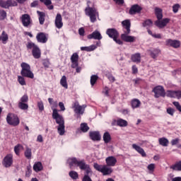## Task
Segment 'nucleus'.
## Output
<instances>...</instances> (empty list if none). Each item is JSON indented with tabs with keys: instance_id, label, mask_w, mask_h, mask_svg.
<instances>
[{
	"instance_id": "8fccbe9b",
	"label": "nucleus",
	"mask_w": 181,
	"mask_h": 181,
	"mask_svg": "<svg viewBox=\"0 0 181 181\" xmlns=\"http://www.w3.org/2000/svg\"><path fill=\"white\" fill-rule=\"evenodd\" d=\"M6 18V11L0 10V21H4Z\"/></svg>"
},
{
	"instance_id": "aec40b11",
	"label": "nucleus",
	"mask_w": 181,
	"mask_h": 181,
	"mask_svg": "<svg viewBox=\"0 0 181 181\" xmlns=\"http://www.w3.org/2000/svg\"><path fill=\"white\" fill-rule=\"evenodd\" d=\"M36 39L38 43H46L47 42V37L45 33H38Z\"/></svg>"
},
{
	"instance_id": "e433bc0d",
	"label": "nucleus",
	"mask_w": 181,
	"mask_h": 181,
	"mask_svg": "<svg viewBox=\"0 0 181 181\" xmlns=\"http://www.w3.org/2000/svg\"><path fill=\"white\" fill-rule=\"evenodd\" d=\"M24 156L27 159H32V148L26 147Z\"/></svg>"
},
{
	"instance_id": "7c9ffc66",
	"label": "nucleus",
	"mask_w": 181,
	"mask_h": 181,
	"mask_svg": "<svg viewBox=\"0 0 181 181\" xmlns=\"http://www.w3.org/2000/svg\"><path fill=\"white\" fill-rule=\"evenodd\" d=\"M97 49V46L92 45L89 47H81V50L82 52H93V50H95Z\"/></svg>"
},
{
	"instance_id": "79ce46f5",
	"label": "nucleus",
	"mask_w": 181,
	"mask_h": 181,
	"mask_svg": "<svg viewBox=\"0 0 181 181\" xmlns=\"http://www.w3.org/2000/svg\"><path fill=\"white\" fill-rule=\"evenodd\" d=\"M69 175L74 180H77V179H78V173L76 171H70Z\"/></svg>"
},
{
	"instance_id": "ddd939ff",
	"label": "nucleus",
	"mask_w": 181,
	"mask_h": 181,
	"mask_svg": "<svg viewBox=\"0 0 181 181\" xmlns=\"http://www.w3.org/2000/svg\"><path fill=\"white\" fill-rule=\"evenodd\" d=\"M165 45L173 47L174 49H179V47H180V41L177 40L168 39L165 40Z\"/></svg>"
},
{
	"instance_id": "473e14b6",
	"label": "nucleus",
	"mask_w": 181,
	"mask_h": 181,
	"mask_svg": "<svg viewBox=\"0 0 181 181\" xmlns=\"http://www.w3.org/2000/svg\"><path fill=\"white\" fill-rule=\"evenodd\" d=\"M111 139V134H110V132H106L103 134V141L105 144H110Z\"/></svg>"
},
{
	"instance_id": "39448f33",
	"label": "nucleus",
	"mask_w": 181,
	"mask_h": 181,
	"mask_svg": "<svg viewBox=\"0 0 181 181\" xmlns=\"http://www.w3.org/2000/svg\"><path fill=\"white\" fill-rule=\"evenodd\" d=\"M28 50H32V54L34 59H40L42 57V51L37 45L33 42H28L26 45Z\"/></svg>"
},
{
	"instance_id": "4d7b16f0",
	"label": "nucleus",
	"mask_w": 181,
	"mask_h": 181,
	"mask_svg": "<svg viewBox=\"0 0 181 181\" xmlns=\"http://www.w3.org/2000/svg\"><path fill=\"white\" fill-rule=\"evenodd\" d=\"M167 113H168L169 115H171V117H173V115H175V109L172 107L167 108Z\"/></svg>"
},
{
	"instance_id": "9b49d317",
	"label": "nucleus",
	"mask_w": 181,
	"mask_h": 181,
	"mask_svg": "<svg viewBox=\"0 0 181 181\" xmlns=\"http://www.w3.org/2000/svg\"><path fill=\"white\" fill-rule=\"evenodd\" d=\"M0 6L1 8H4V9H8L10 6H18V3L15 1L12 0H0Z\"/></svg>"
},
{
	"instance_id": "6e6d98bb",
	"label": "nucleus",
	"mask_w": 181,
	"mask_h": 181,
	"mask_svg": "<svg viewBox=\"0 0 181 181\" xmlns=\"http://www.w3.org/2000/svg\"><path fill=\"white\" fill-rule=\"evenodd\" d=\"M173 105L175 106L176 110L181 112V105L179 103V102H173Z\"/></svg>"
},
{
	"instance_id": "c03bdc74",
	"label": "nucleus",
	"mask_w": 181,
	"mask_h": 181,
	"mask_svg": "<svg viewBox=\"0 0 181 181\" xmlns=\"http://www.w3.org/2000/svg\"><path fill=\"white\" fill-rule=\"evenodd\" d=\"M64 128V124H61L58 126L57 131L59 135L62 136L64 134V132H66Z\"/></svg>"
},
{
	"instance_id": "7ed1b4c3",
	"label": "nucleus",
	"mask_w": 181,
	"mask_h": 181,
	"mask_svg": "<svg viewBox=\"0 0 181 181\" xmlns=\"http://www.w3.org/2000/svg\"><path fill=\"white\" fill-rule=\"evenodd\" d=\"M91 1H87V7L85 8V13L86 16H89L90 21L92 23L97 22V16H98V11L94 6V4L90 6Z\"/></svg>"
},
{
	"instance_id": "13d9d810",
	"label": "nucleus",
	"mask_w": 181,
	"mask_h": 181,
	"mask_svg": "<svg viewBox=\"0 0 181 181\" xmlns=\"http://www.w3.org/2000/svg\"><path fill=\"white\" fill-rule=\"evenodd\" d=\"M37 107L40 111H43V110H45V106L43 105V102L42 101L37 103Z\"/></svg>"
},
{
	"instance_id": "09e8293b",
	"label": "nucleus",
	"mask_w": 181,
	"mask_h": 181,
	"mask_svg": "<svg viewBox=\"0 0 181 181\" xmlns=\"http://www.w3.org/2000/svg\"><path fill=\"white\" fill-rule=\"evenodd\" d=\"M105 76L111 83H114L115 81V77L112 76V74L107 72Z\"/></svg>"
},
{
	"instance_id": "c85d7f7f",
	"label": "nucleus",
	"mask_w": 181,
	"mask_h": 181,
	"mask_svg": "<svg viewBox=\"0 0 181 181\" xmlns=\"http://www.w3.org/2000/svg\"><path fill=\"white\" fill-rule=\"evenodd\" d=\"M131 60L134 63H139L141 62V54L136 53L132 55Z\"/></svg>"
},
{
	"instance_id": "c9c22d12",
	"label": "nucleus",
	"mask_w": 181,
	"mask_h": 181,
	"mask_svg": "<svg viewBox=\"0 0 181 181\" xmlns=\"http://www.w3.org/2000/svg\"><path fill=\"white\" fill-rule=\"evenodd\" d=\"M166 95L170 98H177V90H168Z\"/></svg>"
},
{
	"instance_id": "5fc2aeb1",
	"label": "nucleus",
	"mask_w": 181,
	"mask_h": 181,
	"mask_svg": "<svg viewBox=\"0 0 181 181\" xmlns=\"http://www.w3.org/2000/svg\"><path fill=\"white\" fill-rule=\"evenodd\" d=\"M179 8H180V5L178 4L173 6V11L174 12V13H177V12L179 11Z\"/></svg>"
},
{
	"instance_id": "412c9836",
	"label": "nucleus",
	"mask_w": 181,
	"mask_h": 181,
	"mask_svg": "<svg viewBox=\"0 0 181 181\" xmlns=\"http://www.w3.org/2000/svg\"><path fill=\"white\" fill-rule=\"evenodd\" d=\"M122 25L124 29H126V35L131 33V21L129 20H124L122 22Z\"/></svg>"
},
{
	"instance_id": "603ef678",
	"label": "nucleus",
	"mask_w": 181,
	"mask_h": 181,
	"mask_svg": "<svg viewBox=\"0 0 181 181\" xmlns=\"http://www.w3.org/2000/svg\"><path fill=\"white\" fill-rule=\"evenodd\" d=\"M42 65L44 66L45 69H49L50 67V62L47 59H44L42 61Z\"/></svg>"
},
{
	"instance_id": "a878e982",
	"label": "nucleus",
	"mask_w": 181,
	"mask_h": 181,
	"mask_svg": "<svg viewBox=\"0 0 181 181\" xmlns=\"http://www.w3.org/2000/svg\"><path fill=\"white\" fill-rule=\"evenodd\" d=\"M37 14L38 15V19L40 25L45 24V18H46V13L43 11H37Z\"/></svg>"
},
{
	"instance_id": "4c0bfd02",
	"label": "nucleus",
	"mask_w": 181,
	"mask_h": 181,
	"mask_svg": "<svg viewBox=\"0 0 181 181\" xmlns=\"http://www.w3.org/2000/svg\"><path fill=\"white\" fill-rule=\"evenodd\" d=\"M158 142L161 146H168L169 145V140L165 137L160 138Z\"/></svg>"
},
{
	"instance_id": "ea45409f",
	"label": "nucleus",
	"mask_w": 181,
	"mask_h": 181,
	"mask_svg": "<svg viewBox=\"0 0 181 181\" xmlns=\"http://www.w3.org/2000/svg\"><path fill=\"white\" fill-rule=\"evenodd\" d=\"M117 127H128V122L123 119H117Z\"/></svg>"
},
{
	"instance_id": "49530a36",
	"label": "nucleus",
	"mask_w": 181,
	"mask_h": 181,
	"mask_svg": "<svg viewBox=\"0 0 181 181\" xmlns=\"http://www.w3.org/2000/svg\"><path fill=\"white\" fill-rule=\"evenodd\" d=\"M18 108H20V110H28V108H29V105H28L27 103H23L22 102H19L18 103Z\"/></svg>"
},
{
	"instance_id": "f3484780",
	"label": "nucleus",
	"mask_w": 181,
	"mask_h": 181,
	"mask_svg": "<svg viewBox=\"0 0 181 181\" xmlns=\"http://www.w3.org/2000/svg\"><path fill=\"white\" fill-rule=\"evenodd\" d=\"M54 25L57 29H62V28H63V18L62 17V14H57Z\"/></svg>"
},
{
	"instance_id": "4be33fe9",
	"label": "nucleus",
	"mask_w": 181,
	"mask_h": 181,
	"mask_svg": "<svg viewBox=\"0 0 181 181\" xmlns=\"http://www.w3.org/2000/svg\"><path fill=\"white\" fill-rule=\"evenodd\" d=\"M89 136L92 141H101L100 132H89Z\"/></svg>"
},
{
	"instance_id": "a18cd8bd",
	"label": "nucleus",
	"mask_w": 181,
	"mask_h": 181,
	"mask_svg": "<svg viewBox=\"0 0 181 181\" xmlns=\"http://www.w3.org/2000/svg\"><path fill=\"white\" fill-rule=\"evenodd\" d=\"M25 77L23 76H18V81L21 86H26V81H25Z\"/></svg>"
},
{
	"instance_id": "393cba45",
	"label": "nucleus",
	"mask_w": 181,
	"mask_h": 181,
	"mask_svg": "<svg viewBox=\"0 0 181 181\" xmlns=\"http://www.w3.org/2000/svg\"><path fill=\"white\" fill-rule=\"evenodd\" d=\"M132 148L133 149H135V151H136L138 153L141 155L143 158H145L146 156V153H145V151L144 150V148H142V147L134 144H132Z\"/></svg>"
},
{
	"instance_id": "6e6552de",
	"label": "nucleus",
	"mask_w": 181,
	"mask_h": 181,
	"mask_svg": "<svg viewBox=\"0 0 181 181\" xmlns=\"http://www.w3.org/2000/svg\"><path fill=\"white\" fill-rule=\"evenodd\" d=\"M152 93H154L155 98H159V97H166V92L165 91V88H163V86H157L154 87L152 90Z\"/></svg>"
},
{
	"instance_id": "de8ad7c7",
	"label": "nucleus",
	"mask_w": 181,
	"mask_h": 181,
	"mask_svg": "<svg viewBox=\"0 0 181 181\" xmlns=\"http://www.w3.org/2000/svg\"><path fill=\"white\" fill-rule=\"evenodd\" d=\"M21 148H22V145L21 144H18L14 147V152L16 155H17V156H19V155H21Z\"/></svg>"
},
{
	"instance_id": "b1692460",
	"label": "nucleus",
	"mask_w": 181,
	"mask_h": 181,
	"mask_svg": "<svg viewBox=\"0 0 181 181\" xmlns=\"http://www.w3.org/2000/svg\"><path fill=\"white\" fill-rule=\"evenodd\" d=\"M128 34H122L121 39L124 40V42H127L129 43H132L135 42V37H132L131 35H127Z\"/></svg>"
},
{
	"instance_id": "dca6fc26",
	"label": "nucleus",
	"mask_w": 181,
	"mask_h": 181,
	"mask_svg": "<svg viewBox=\"0 0 181 181\" xmlns=\"http://www.w3.org/2000/svg\"><path fill=\"white\" fill-rule=\"evenodd\" d=\"M72 108H74V111L75 114H79L80 115H83L84 114V107L78 104V102H75L72 105Z\"/></svg>"
},
{
	"instance_id": "20e7f679",
	"label": "nucleus",
	"mask_w": 181,
	"mask_h": 181,
	"mask_svg": "<svg viewBox=\"0 0 181 181\" xmlns=\"http://www.w3.org/2000/svg\"><path fill=\"white\" fill-rule=\"evenodd\" d=\"M21 75L23 77H26L27 78H35V74L32 71L30 65L25 62H22L21 64Z\"/></svg>"
},
{
	"instance_id": "3c124183",
	"label": "nucleus",
	"mask_w": 181,
	"mask_h": 181,
	"mask_svg": "<svg viewBox=\"0 0 181 181\" xmlns=\"http://www.w3.org/2000/svg\"><path fill=\"white\" fill-rule=\"evenodd\" d=\"M153 23L151 21V19H148L143 23V26L144 28H146V26H152Z\"/></svg>"
},
{
	"instance_id": "f704fd0d",
	"label": "nucleus",
	"mask_w": 181,
	"mask_h": 181,
	"mask_svg": "<svg viewBox=\"0 0 181 181\" xmlns=\"http://www.w3.org/2000/svg\"><path fill=\"white\" fill-rule=\"evenodd\" d=\"M159 53H160V50L158 49L150 50V56L152 57V59H156V57L159 56Z\"/></svg>"
},
{
	"instance_id": "338daca9",
	"label": "nucleus",
	"mask_w": 181,
	"mask_h": 181,
	"mask_svg": "<svg viewBox=\"0 0 181 181\" xmlns=\"http://www.w3.org/2000/svg\"><path fill=\"white\" fill-rule=\"evenodd\" d=\"M59 107L61 109V111H66V107H64V103L62 102L59 103Z\"/></svg>"
},
{
	"instance_id": "052dcab7",
	"label": "nucleus",
	"mask_w": 181,
	"mask_h": 181,
	"mask_svg": "<svg viewBox=\"0 0 181 181\" xmlns=\"http://www.w3.org/2000/svg\"><path fill=\"white\" fill-rule=\"evenodd\" d=\"M132 71L133 74H136L138 73V67H136V65L132 66Z\"/></svg>"
},
{
	"instance_id": "2eb2a0df",
	"label": "nucleus",
	"mask_w": 181,
	"mask_h": 181,
	"mask_svg": "<svg viewBox=\"0 0 181 181\" xmlns=\"http://www.w3.org/2000/svg\"><path fill=\"white\" fill-rule=\"evenodd\" d=\"M142 11V7L139 4H134L131 6L129 13V15H136V13H141Z\"/></svg>"
},
{
	"instance_id": "1a4fd4ad",
	"label": "nucleus",
	"mask_w": 181,
	"mask_h": 181,
	"mask_svg": "<svg viewBox=\"0 0 181 181\" xmlns=\"http://www.w3.org/2000/svg\"><path fill=\"white\" fill-rule=\"evenodd\" d=\"M20 20L24 28H30L32 26V24L33 23L30 16L28 13L23 14L21 16Z\"/></svg>"
},
{
	"instance_id": "cd10ccee",
	"label": "nucleus",
	"mask_w": 181,
	"mask_h": 181,
	"mask_svg": "<svg viewBox=\"0 0 181 181\" xmlns=\"http://www.w3.org/2000/svg\"><path fill=\"white\" fill-rule=\"evenodd\" d=\"M0 40H1V42L3 45H6L8 43V40H9V36L6 33V32L3 31L1 36H0Z\"/></svg>"
},
{
	"instance_id": "69168bd1",
	"label": "nucleus",
	"mask_w": 181,
	"mask_h": 181,
	"mask_svg": "<svg viewBox=\"0 0 181 181\" xmlns=\"http://www.w3.org/2000/svg\"><path fill=\"white\" fill-rule=\"evenodd\" d=\"M37 5H39V1L35 0L33 2H32L30 4V7L31 8H36V6H37Z\"/></svg>"
},
{
	"instance_id": "f03ea898",
	"label": "nucleus",
	"mask_w": 181,
	"mask_h": 181,
	"mask_svg": "<svg viewBox=\"0 0 181 181\" xmlns=\"http://www.w3.org/2000/svg\"><path fill=\"white\" fill-rule=\"evenodd\" d=\"M155 15L158 19V21L155 22V25L160 29L165 28V26L170 22V18H168L161 20L162 18H163V14L162 13V9L160 8H155Z\"/></svg>"
},
{
	"instance_id": "e2e57ef3",
	"label": "nucleus",
	"mask_w": 181,
	"mask_h": 181,
	"mask_svg": "<svg viewBox=\"0 0 181 181\" xmlns=\"http://www.w3.org/2000/svg\"><path fill=\"white\" fill-rule=\"evenodd\" d=\"M78 33L80 36H84L86 33V30H84V28H81L78 29Z\"/></svg>"
},
{
	"instance_id": "423d86ee",
	"label": "nucleus",
	"mask_w": 181,
	"mask_h": 181,
	"mask_svg": "<svg viewBox=\"0 0 181 181\" xmlns=\"http://www.w3.org/2000/svg\"><path fill=\"white\" fill-rule=\"evenodd\" d=\"M93 168L95 169V170H98V172L103 173L104 176H107L112 173V168H108V165H101L97 163H95L93 164Z\"/></svg>"
},
{
	"instance_id": "a19ab883",
	"label": "nucleus",
	"mask_w": 181,
	"mask_h": 181,
	"mask_svg": "<svg viewBox=\"0 0 181 181\" xmlns=\"http://www.w3.org/2000/svg\"><path fill=\"white\" fill-rule=\"evenodd\" d=\"M89 129H90V127H88L87 123L81 124V131H82V132H88Z\"/></svg>"
},
{
	"instance_id": "f8f14e48",
	"label": "nucleus",
	"mask_w": 181,
	"mask_h": 181,
	"mask_svg": "<svg viewBox=\"0 0 181 181\" xmlns=\"http://www.w3.org/2000/svg\"><path fill=\"white\" fill-rule=\"evenodd\" d=\"M13 163V156L7 154L3 159V165L5 168H11Z\"/></svg>"
},
{
	"instance_id": "bf43d9fd",
	"label": "nucleus",
	"mask_w": 181,
	"mask_h": 181,
	"mask_svg": "<svg viewBox=\"0 0 181 181\" xmlns=\"http://www.w3.org/2000/svg\"><path fill=\"white\" fill-rule=\"evenodd\" d=\"M180 141V139H179V138H177V139H173L171 141V145L173 146H175V145H177L179 144V141Z\"/></svg>"
},
{
	"instance_id": "774afa93",
	"label": "nucleus",
	"mask_w": 181,
	"mask_h": 181,
	"mask_svg": "<svg viewBox=\"0 0 181 181\" xmlns=\"http://www.w3.org/2000/svg\"><path fill=\"white\" fill-rule=\"evenodd\" d=\"M113 1L115 2V4L117 5H124V4H125L124 0H113Z\"/></svg>"
},
{
	"instance_id": "680f3d73",
	"label": "nucleus",
	"mask_w": 181,
	"mask_h": 181,
	"mask_svg": "<svg viewBox=\"0 0 181 181\" xmlns=\"http://www.w3.org/2000/svg\"><path fill=\"white\" fill-rule=\"evenodd\" d=\"M105 91L103 93L106 95V97H110V88L107 86H105L104 88Z\"/></svg>"
},
{
	"instance_id": "9d476101",
	"label": "nucleus",
	"mask_w": 181,
	"mask_h": 181,
	"mask_svg": "<svg viewBox=\"0 0 181 181\" xmlns=\"http://www.w3.org/2000/svg\"><path fill=\"white\" fill-rule=\"evenodd\" d=\"M52 118L55 119L56 122L59 125H64V119H63V116L59 114L57 109H53Z\"/></svg>"
},
{
	"instance_id": "0eeeda50",
	"label": "nucleus",
	"mask_w": 181,
	"mask_h": 181,
	"mask_svg": "<svg viewBox=\"0 0 181 181\" xmlns=\"http://www.w3.org/2000/svg\"><path fill=\"white\" fill-rule=\"evenodd\" d=\"M6 122L12 127H18L21 124V120L18 115L13 113H8L6 116Z\"/></svg>"
},
{
	"instance_id": "bb28decb",
	"label": "nucleus",
	"mask_w": 181,
	"mask_h": 181,
	"mask_svg": "<svg viewBox=\"0 0 181 181\" xmlns=\"http://www.w3.org/2000/svg\"><path fill=\"white\" fill-rule=\"evenodd\" d=\"M170 169L175 170V172H181V160L177 161L175 164L170 165Z\"/></svg>"
},
{
	"instance_id": "4468645a",
	"label": "nucleus",
	"mask_w": 181,
	"mask_h": 181,
	"mask_svg": "<svg viewBox=\"0 0 181 181\" xmlns=\"http://www.w3.org/2000/svg\"><path fill=\"white\" fill-rule=\"evenodd\" d=\"M106 35L110 37V39H115L116 37H119V33L115 28H108L106 30Z\"/></svg>"
},
{
	"instance_id": "c756f323",
	"label": "nucleus",
	"mask_w": 181,
	"mask_h": 181,
	"mask_svg": "<svg viewBox=\"0 0 181 181\" xmlns=\"http://www.w3.org/2000/svg\"><path fill=\"white\" fill-rule=\"evenodd\" d=\"M33 170H35V172H40L43 170V165H42L40 161L35 163L33 165Z\"/></svg>"
},
{
	"instance_id": "5701e85b",
	"label": "nucleus",
	"mask_w": 181,
	"mask_h": 181,
	"mask_svg": "<svg viewBox=\"0 0 181 181\" xmlns=\"http://www.w3.org/2000/svg\"><path fill=\"white\" fill-rule=\"evenodd\" d=\"M107 166H115L117 165V158L114 156H109L105 159Z\"/></svg>"
},
{
	"instance_id": "864d4df0",
	"label": "nucleus",
	"mask_w": 181,
	"mask_h": 181,
	"mask_svg": "<svg viewBox=\"0 0 181 181\" xmlns=\"http://www.w3.org/2000/svg\"><path fill=\"white\" fill-rule=\"evenodd\" d=\"M29 101V98L28 97V95H24L22 96V98L20 100V103H26Z\"/></svg>"
},
{
	"instance_id": "37998d69",
	"label": "nucleus",
	"mask_w": 181,
	"mask_h": 181,
	"mask_svg": "<svg viewBox=\"0 0 181 181\" xmlns=\"http://www.w3.org/2000/svg\"><path fill=\"white\" fill-rule=\"evenodd\" d=\"M98 80V76L97 75H92L90 76V86H94L95 84L97 83V81Z\"/></svg>"
},
{
	"instance_id": "72a5a7b5",
	"label": "nucleus",
	"mask_w": 181,
	"mask_h": 181,
	"mask_svg": "<svg viewBox=\"0 0 181 181\" xmlns=\"http://www.w3.org/2000/svg\"><path fill=\"white\" fill-rule=\"evenodd\" d=\"M42 4H45L46 6H47L48 9L49 11H52L54 8V6L53 5H51L52 0H40Z\"/></svg>"
},
{
	"instance_id": "0e129e2a",
	"label": "nucleus",
	"mask_w": 181,
	"mask_h": 181,
	"mask_svg": "<svg viewBox=\"0 0 181 181\" xmlns=\"http://www.w3.org/2000/svg\"><path fill=\"white\" fill-rule=\"evenodd\" d=\"M113 40L117 45H123L124 44V42L120 39H118V37H116L115 38H113Z\"/></svg>"
},
{
	"instance_id": "2f4dec72",
	"label": "nucleus",
	"mask_w": 181,
	"mask_h": 181,
	"mask_svg": "<svg viewBox=\"0 0 181 181\" xmlns=\"http://www.w3.org/2000/svg\"><path fill=\"white\" fill-rule=\"evenodd\" d=\"M131 105L133 109L139 108L141 106V100L138 99H133L131 102Z\"/></svg>"
},
{
	"instance_id": "a211bd4d",
	"label": "nucleus",
	"mask_w": 181,
	"mask_h": 181,
	"mask_svg": "<svg viewBox=\"0 0 181 181\" xmlns=\"http://www.w3.org/2000/svg\"><path fill=\"white\" fill-rule=\"evenodd\" d=\"M78 54L77 52H74L71 57V62L72 63L71 67L72 69H76L77 66H78Z\"/></svg>"
},
{
	"instance_id": "f257e3e1",
	"label": "nucleus",
	"mask_w": 181,
	"mask_h": 181,
	"mask_svg": "<svg viewBox=\"0 0 181 181\" xmlns=\"http://www.w3.org/2000/svg\"><path fill=\"white\" fill-rule=\"evenodd\" d=\"M69 165L70 169H73V166H77L81 170L85 171L86 174L83 176L82 181H93V180H91V177L88 176L90 173H93V171L91 170L90 165L86 163V160H78L76 158H69Z\"/></svg>"
},
{
	"instance_id": "58836bf2",
	"label": "nucleus",
	"mask_w": 181,
	"mask_h": 181,
	"mask_svg": "<svg viewBox=\"0 0 181 181\" xmlns=\"http://www.w3.org/2000/svg\"><path fill=\"white\" fill-rule=\"evenodd\" d=\"M60 84L64 88H69V85H67V78L66 76H63L60 80Z\"/></svg>"
},
{
	"instance_id": "6ab92c4d",
	"label": "nucleus",
	"mask_w": 181,
	"mask_h": 181,
	"mask_svg": "<svg viewBox=\"0 0 181 181\" xmlns=\"http://www.w3.org/2000/svg\"><path fill=\"white\" fill-rule=\"evenodd\" d=\"M88 39H94L95 40H101L103 35L98 30H95L91 34L88 35Z\"/></svg>"
}]
</instances>
